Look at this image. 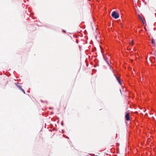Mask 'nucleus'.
I'll use <instances>...</instances> for the list:
<instances>
[{
	"instance_id": "20e7f679",
	"label": "nucleus",
	"mask_w": 156,
	"mask_h": 156,
	"mask_svg": "<svg viewBox=\"0 0 156 156\" xmlns=\"http://www.w3.org/2000/svg\"><path fill=\"white\" fill-rule=\"evenodd\" d=\"M104 60H105L106 62H107L108 65H109V61H108V58L107 57H104Z\"/></svg>"
},
{
	"instance_id": "4468645a",
	"label": "nucleus",
	"mask_w": 156,
	"mask_h": 156,
	"mask_svg": "<svg viewBox=\"0 0 156 156\" xmlns=\"http://www.w3.org/2000/svg\"><path fill=\"white\" fill-rule=\"evenodd\" d=\"M66 138H69V137H68V136H67V137H66Z\"/></svg>"
},
{
	"instance_id": "2eb2a0df",
	"label": "nucleus",
	"mask_w": 156,
	"mask_h": 156,
	"mask_svg": "<svg viewBox=\"0 0 156 156\" xmlns=\"http://www.w3.org/2000/svg\"><path fill=\"white\" fill-rule=\"evenodd\" d=\"M53 112H51V114H53Z\"/></svg>"
},
{
	"instance_id": "1a4fd4ad",
	"label": "nucleus",
	"mask_w": 156,
	"mask_h": 156,
	"mask_svg": "<svg viewBox=\"0 0 156 156\" xmlns=\"http://www.w3.org/2000/svg\"><path fill=\"white\" fill-rule=\"evenodd\" d=\"M20 90H21L23 92V93L24 94H25V91L23 89H22V88H21Z\"/></svg>"
},
{
	"instance_id": "0eeeda50",
	"label": "nucleus",
	"mask_w": 156,
	"mask_h": 156,
	"mask_svg": "<svg viewBox=\"0 0 156 156\" xmlns=\"http://www.w3.org/2000/svg\"><path fill=\"white\" fill-rule=\"evenodd\" d=\"M108 65L110 69L112 71H113V67L111 66L110 65V64H109V65Z\"/></svg>"
},
{
	"instance_id": "39448f33",
	"label": "nucleus",
	"mask_w": 156,
	"mask_h": 156,
	"mask_svg": "<svg viewBox=\"0 0 156 156\" xmlns=\"http://www.w3.org/2000/svg\"><path fill=\"white\" fill-rule=\"evenodd\" d=\"M151 42L152 44H155V41L153 38H152L151 39Z\"/></svg>"
},
{
	"instance_id": "ddd939ff",
	"label": "nucleus",
	"mask_w": 156,
	"mask_h": 156,
	"mask_svg": "<svg viewBox=\"0 0 156 156\" xmlns=\"http://www.w3.org/2000/svg\"><path fill=\"white\" fill-rule=\"evenodd\" d=\"M49 109H52V108H49Z\"/></svg>"
},
{
	"instance_id": "423d86ee",
	"label": "nucleus",
	"mask_w": 156,
	"mask_h": 156,
	"mask_svg": "<svg viewBox=\"0 0 156 156\" xmlns=\"http://www.w3.org/2000/svg\"><path fill=\"white\" fill-rule=\"evenodd\" d=\"M16 85V86L19 88V89L20 90H21V88H22V87L21 86H20V85H18V83H17V84H16V83H15Z\"/></svg>"
},
{
	"instance_id": "9b49d317",
	"label": "nucleus",
	"mask_w": 156,
	"mask_h": 156,
	"mask_svg": "<svg viewBox=\"0 0 156 156\" xmlns=\"http://www.w3.org/2000/svg\"><path fill=\"white\" fill-rule=\"evenodd\" d=\"M63 32L65 33H66V31L65 30H63Z\"/></svg>"
},
{
	"instance_id": "f257e3e1",
	"label": "nucleus",
	"mask_w": 156,
	"mask_h": 156,
	"mask_svg": "<svg viewBox=\"0 0 156 156\" xmlns=\"http://www.w3.org/2000/svg\"><path fill=\"white\" fill-rule=\"evenodd\" d=\"M112 16L113 18L115 19H117L119 17V14L117 12L115 11H113L112 13Z\"/></svg>"
},
{
	"instance_id": "7ed1b4c3",
	"label": "nucleus",
	"mask_w": 156,
	"mask_h": 156,
	"mask_svg": "<svg viewBox=\"0 0 156 156\" xmlns=\"http://www.w3.org/2000/svg\"><path fill=\"white\" fill-rule=\"evenodd\" d=\"M126 120L127 121H129L130 119L129 115L128 113H127L125 115V116Z\"/></svg>"
},
{
	"instance_id": "9d476101",
	"label": "nucleus",
	"mask_w": 156,
	"mask_h": 156,
	"mask_svg": "<svg viewBox=\"0 0 156 156\" xmlns=\"http://www.w3.org/2000/svg\"><path fill=\"white\" fill-rule=\"evenodd\" d=\"M61 125L62 126H63L64 125V124L63 122H61Z\"/></svg>"
},
{
	"instance_id": "f8f14e48",
	"label": "nucleus",
	"mask_w": 156,
	"mask_h": 156,
	"mask_svg": "<svg viewBox=\"0 0 156 156\" xmlns=\"http://www.w3.org/2000/svg\"><path fill=\"white\" fill-rule=\"evenodd\" d=\"M120 92L121 93V89H120Z\"/></svg>"
},
{
	"instance_id": "f03ea898",
	"label": "nucleus",
	"mask_w": 156,
	"mask_h": 156,
	"mask_svg": "<svg viewBox=\"0 0 156 156\" xmlns=\"http://www.w3.org/2000/svg\"><path fill=\"white\" fill-rule=\"evenodd\" d=\"M114 76H115L118 82H119V83L120 85H121L122 84V83L120 80V78L118 77L117 75H116L115 74H114Z\"/></svg>"
},
{
	"instance_id": "6e6552de",
	"label": "nucleus",
	"mask_w": 156,
	"mask_h": 156,
	"mask_svg": "<svg viewBox=\"0 0 156 156\" xmlns=\"http://www.w3.org/2000/svg\"><path fill=\"white\" fill-rule=\"evenodd\" d=\"M138 16H139V18L141 20V21H142L143 22H144L143 19H142V17L140 16V14L138 15Z\"/></svg>"
}]
</instances>
